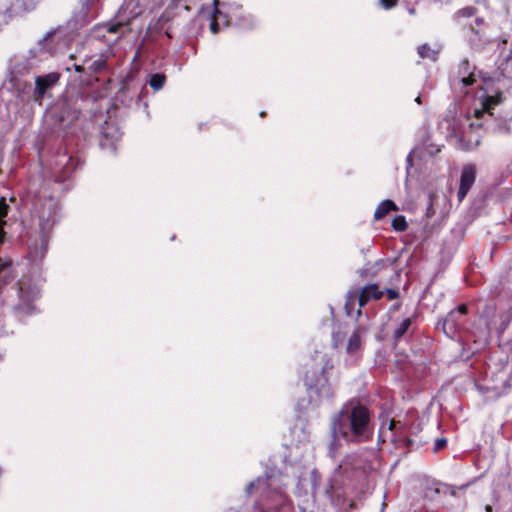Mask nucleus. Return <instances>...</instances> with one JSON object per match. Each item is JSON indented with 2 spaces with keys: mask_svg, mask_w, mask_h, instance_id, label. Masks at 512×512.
I'll return each mask as SVG.
<instances>
[{
  "mask_svg": "<svg viewBox=\"0 0 512 512\" xmlns=\"http://www.w3.org/2000/svg\"><path fill=\"white\" fill-rule=\"evenodd\" d=\"M219 15H221V12L218 9H216L214 17H213V19L210 22V31L213 34H217L219 32V30H220L219 23H218V16Z\"/></svg>",
  "mask_w": 512,
  "mask_h": 512,
  "instance_id": "33",
  "label": "nucleus"
},
{
  "mask_svg": "<svg viewBox=\"0 0 512 512\" xmlns=\"http://www.w3.org/2000/svg\"><path fill=\"white\" fill-rule=\"evenodd\" d=\"M31 202V221L39 233V239L29 244V259L37 264L46 255L50 233L58 219V202L53 197L34 195Z\"/></svg>",
  "mask_w": 512,
  "mask_h": 512,
  "instance_id": "2",
  "label": "nucleus"
},
{
  "mask_svg": "<svg viewBox=\"0 0 512 512\" xmlns=\"http://www.w3.org/2000/svg\"><path fill=\"white\" fill-rule=\"evenodd\" d=\"M90 99L93 101V104H95L96 101L98 100V98H96V97H93V98H90Z\"/></svg>",
  "mask_w": 512,
  "mask_h": 512,
  "instance_id": "45",
  "label": "nucleus"
},
{
  "mask_svg": "<svg viewBox=\"0 0 512 512\" xmlns=\"http://www.w3.org/2000/svg\"><path fill=\"white\" fill-rule=\"evenodd\" d=\"M427 442L428 441L426 439L425 440H422V439L418 440V444H420V445L427 444Z\"/></svg>",
  "mask_w": 512,
  "mask_h": 512,
  "instance_id": "43",
  "label": "nucleus"
},
{
  "mask_svg": "<svg viewBox=\"0 0 512 512\" xmlns=\"http://www.w3.org/2000/svg\"><path fill=\"white\" fill-rule=\"evenodd\" d=\"M395 424H396V423H395V421H394V420H391V421H390V423H389V429H390V430H393V429H394V427H395Z\"/></svg>",
  "mask_w": 512,
  "mask_h": 512,
  "instance_id": "42",
  "label": "nucleus"
},
{
  "mask_svg": "<svg viewBox=\"0 0 512 512\" xmlns=\"http://www.w3.org/2000/svg\"><path fill=\"white\" fill-rule=\"evenodd\" d=\"M500 326L499 331L502 333L506 330V328L509 326L510 322L512 321V308H509L508 310L502 312L500 314Z\"/></svg>",
  "mask_w": 512,
  "mask_h": 512,
  "instance_id": "28",
  "label": "nucleus"
},
{
  "mask_svg": "<svg viewBox=\"0 0 512 512\" xmlns=\"http://www.w3.org/2000/svg\"><path fill=\"white\" fill-rule=\"evenodd\" d=\"M8 205L6 204L5 198L0 199V242L4 239V230L3 226L5 225L4 218L6 217L8 213Z\"/></svg>",
  "mask_w": 512,
  "mask_h": 512,
  "instance_id": "25",
  "label": "nucleus"
},
{
  "mask_svg": "<svg viewBox=\"0 0 512 512\" xmlns=\"http://www.w3.org/2000/svg\"><path fill=\"white\" fill-rule=\"evenodd\" d=\"M287 485L288 483L283 476L270 474L267 475L266 478H258L250 482L245 490L248 495H250L253 490H259L262 497L275 504V509H262L259 512H279L278 506L284 505L288 499L285 492Z\"/></svg>",
  "mask_w": 512,
  "mask_h": 512,
  "instance_id": "4",
  "label": "nucleus"
},
{
  "mask_svg": "<svg viewBox=\"0 0 512 512\" xmlns=\"http://www.w3.org/2000/svg\"><path fill=\"white\" fill-rule=\"evenodd\" d=\"M498 80L496 72L492 76L476 73L468 59H463L450 76L451 85L466 96H503L502 89L496 84Z\"/></svg>",
  "mask_w": 512,
  "mask_h": 512,
  "instance_id": "3",
  "label": "nucleus"
},
{
  "mask_svg": "<svg viewBox=\"0 0 512 512\" xmlns=\"http://www.w3.org/2000/svg\"><path fill=\"white\" fill-rule=\"evenodd\" d=\"M460 145H461V149H462V150H464V151H469V150H471V149L473 148V147H471V146L464 145V144L462 143V141L460 142Z\"/></svg>",
  "mask_w": 512,
  "mask_h": 512,
  "instance_id": "41",
  "label": "nucleus"
},
{
  "mask_svg": "<svg viewBox=\"0 0 512 512\" xmlns=\"http://www.w3.org/2000/svg\"><path fill=\"white\" fill-rule=\"evenodd\" d=\"M366 332L367 329L362 325L354 330L347 343L346 350L348 353L353 354L361 348L362 338Z\"/></svg>",
  "mask_w": 512,
  "mask_h": 512,
  "instance_id": "19",
  "label": "nucleus"
},
{
  "mask_svg": "<svg viewBox=\"0 0 512 512\" xmlns=\"http://www.w3.org/2000/svg\"><path fill=\"white\" fill-rule=\"evenodd\" d=\"M175 14L171 10H165L161 16L148 27V31L160 33L164 32L168 38H172V31L174 28L173 21Z\"/></svg>",
  "mask_w": 512,
  "mask_h": 512,
  "instance_id": "17",
  "label": "nucleus"
},
{
  "mask_svg": "<svg viewBox=\"0 0 512 512\" xmlns=\"http://www.w3.org/2000/svg\"><path fill=\"white\" fill-rule=\"evenodd\" d=\"M33 84L19 76L11 75L3 84V89L16 96H33Z\"/></svg>",
  "mask_w": 512,
  "mask_h": 512,
  "instance_id": "15",
  "label": "nucleus"
},
{
  "mask_svg": "<svg viewBox=\"0 0 512 512\" xmlns=\"http://www.w3.org/2000/svg\"><path fill=\"white\" fill-rule=\"evenodd\" d=\"M71 99L58 98L46 111V116L54 119L60 129L69 128L80 116V112L72 108Z\"/></svg>",
  "mask_w": 512,
  "mask_h": 512,
  "instance_id": "7",
  "label": "nucleus"
},
{
  "mask_svg": "<svg viewBox=\"0 0 512 512\" xmlns=\"http://www.w3.org/2000/svg\"><path fill=\"white\" fill-rule=\"evenodd\" d=\"M434 364L432 362H429V363H418V373L421 372V373H425V370L428 369L429 372L432 371V366Z\"/></svg>",
  "mask_w": 512,
  "mask_h": 512,
  "instance_id": "37",
  "label": "nucleus"
},
{
  "mask_svg": "<svg viewBox=\"0 0 512 512\" xmlns=\"http://www.w3.org/2000/svg\"><path fill=\"white\" fill-rule=\"evenodd\" d=\"M398 0H379V4L384 9H390L397 4Z\"/></svg>",
  "mask_w": 512,
  "mask_h": 512,
  "instance_id": "36",
  "label": "nucleus"
},
{
  "mask_svg": "<svg viewBox=\"0 0 512 512\" xmlns=\"http://www.w3.org/2000/svg\"><path fill=\"white\" fill-rule=\"evenodd\" d=\"M392 227L396 231H404L407 228V222L403 216L399 215L392 220Z\"/></svg>",
  "mask_w": 512,
  "mask_h": 512,
  "instance_id": "31",
  "label": "nucleus"
},
{
  "mask_svg": "<svg viewBox=\"0 0 512 512\" xmlns=\"http://www.w3.org/2000/svg\"><path fill=\"white\" fill-rule=\"evenodd\" d=\"M485 101L483 102V107L481 109H475L473 112V116L477 119H480L485 114L492 115V110L495 106L499 105L502 102L503 98H483Z\"/></svg>",
  "mask_w": 512,
  "mask_h": 512,
  "instance_id": "21",
  "label": "nucleus"
},
{
  "mask_svg": "<svg viewBox=\"0 0 512 512\" xmlns=\"http://www.w3.org/2000/svg\"><path fill=\"white\" fill-rule=\"evenodd\" d=\"M311 481H312V493L314 495H318V494H325L329 499H331V494H330V489H332V485L331 484H328L327 487H325L324 489H321L318 481L320 479V475L318 473L317 470H312L311 471Z\"/></svg>",
  "mask_w": 512,
  "mask_h": 512,
  "instance_id": "23",
  "label": "nucleus"
},
{
  "mask_svg": "<svg viewBox=\"0 0 512 512\" xmlns=\"http://www.w3.org/2000/svg\"><path fill=\"white\" fill-rule=\"evenodd\" d=\"M486 511H487V512H491V511H492V507H491L490 505H487V506H486Z\"/></svg>",
  "mask_w": 512,
  "mask_h": 512,
  "instance_id": "44",
  "label": "nucleus"
},
{
  "mask_svg": "<svg viewBox=\"0 0 512 512\" xmlns=\"http://www.w3.org/2000/svg\"><path fill=\"white\" fill-rule=\"evenodd\" d=\"M330 452L346 442H363L370 437V413L362 405H345L331 420Z\"/></svg>",
  "mask_w": 512,
  "mask_h": 512,
  "instance_id": "1",
  "label": "nucleus"
},
{
  "mask_svg": "<svg viewBox=\"0 0 512 512\" xmlns=\"http://www.w3.org/2000/svg\"><path fill=\"white\" fill-rule=\"evenodd\" d=\"M166 82V76L163 73L150 74L146 81L147 84L155 91H159L163 88Z\"/></svg>",
  "mask_w": 512,
  "mask_h": 512,
  "instance_id": "24",
  "label": "nucleus"
},
{
  "mask_svg": "<svg viewBox=\"0 0 512 512\" xmlns=\"http://www.w3.org/2000/svg\"><path fill=\"white\" fill-rule=\"evenodd\" d=\"M398 207L396 204L390 200L386 199L382 201L376 208L374 212V219L375 220H381L383 219L389 212L391 211H397Z\"/></svg>",
  "mask_w": 512,
  "mask_h": 512,
  "instance_id": "22",
  "label": "nucleus"
},
{
  "mask_svg": "<svg viewBox=\"0 0 512 512\" xmlns=\"http://www.w3.org/2000/svg\"><path fill=\"white\" fill-rule=\"evenodd\" d=\"M110 109H107L106 115L102 112H95L93 117L97 119V121H103L104 126L101 127V141L100 146L103 149H110L111 151H115L116 142L120 140L122 133L118 126L115 123L108 121V118H111Z\"/></svg>",
  "mask_w": 512,
  "mask_h": 512,
  "instance_id": "9",
  "label": "nucleus"
},
{
  "mask_svg": "<svg viewBox=\"0 0 512 512\" xmlns=\"http://www.w3.org/2000/svg\"><path fill=\"white\" fill-rule=\"evenodd\" d=\"M440 51L441 46L439 44L431 46L430 44L425 43L418 47V56L435 62L439 57Z\"/></svg>",
  "mask_w": 512,
  "mask_h": 512,
  "instance_id": "20",
  "label": "nucleus"
},
{
  "mask_svg": "<svg viewBox=\"0 0 512 512\" xmlns=\"http://www.w3.org/2000/svg\"><path fill=\"white\" fill-rule=\"evenodd\" d=\"M305 385L309 401L313 406H318L323 400H328L333 396V389L325 374V366L307 371Z\"/></svg>",
  "mask_w": 512,
  "mask_h": 512,
  "instance_id": "5",
  "label": "nucleus"
},
{
  "mask_svg": "<svg viewBox=\"0 0 512 512\" xmlns=\"http://www.w3.org/2000/svg\"><path fill=\"white\" fill-rule=\"evenodd\" d=\"M30 68H31V65L27 61L17 62L11 68L9 76L15 75V76L20 77V75H22L23 73L28 72L30 70Z\"/></svg>",
  "mask_w": 512,
  "mask_h": 512,
  "instance_id": "27",
  "label": "nucleus"
},
{
  "mask_svg": "<svg viewBox=\"0 0 512 512\" xmlns=\"http://www.w3.org/2000/svg\"><path fill=\"white\" fill-rule=\"evenodd\" d=\"M91 68H93V70L96 71V72H100V71H102V70H104L106 68V61L103 60V59L95 60L91 64Z\"/></svg>",
  "mask_w": 512,
  "mask_h": 512,
  "instance_id": "35",
  "label": "nucleus"
},
{
  "mask_svg": "<svg viewBox=\"0 0 512 512\" xmlns=\"http://www.w3.org/2000/svg\"><path fill=\"white\" fill-rule=\"evenodd\" d=\"M384 292L390 300L396 299L399 296L398 291L395 289L386 288Z\"/></svg>",
  "mask_w": 512,
  "mask_h": 512,
  "instance_id": "39",
  "label": "nucleus"
},
{
  "mask_svg": "<svg viewBox=\"0 0 512 512\" xmlns=\"http://www.w3.org/2000/svg\"><path fill=\"white\" fill-rule=\"evenodd\" d=\"M440 500V483L428 476L418 477V502L422 501L423 509L432 510Z\"/></svg>",
  "mask_w": 512,
  "mask_h": 512,
  "instance_id": "8",
  "label": "nucleus"
},
{
  "mask_svg": "<svg viewBox=\"0 0 512 512\" xmlns=\"http://www.w3.org/2000/svg\"><path fill=\"white\" fill-rule=\"evenodd\" d=\"M159 3L160 0H124L116 16L117 22L111 25L108 31H119L120 28L128 25L132 19L142 15L146 10L153 9Z\"/></svg>",
  "mask_w": 512,
  "mask_h": 512,
  "instance_id": "6",
  "label": "nucleus"
},
{
  "mask_svg": "<svg viewBox=\"0 0 512 512\" xmlns=\"http://www.w3.org/2000/svg\"><path fill=\"white\" fill-rule=\"evenodd\" d=\"M77 161L65 153L58 154L53 163V170L57 181L66 180L76 169Z\"/></svg>",
  "mask_w": 512,
  "mask_h": 512,
  "instance_id": "12",
  "label": "nucleus"
},
{
  "mask_svg": "<svg viewBox=\"0 0 512 512\" xmlns=\"http://www.w3.org/2000/svg\"><path fill=\"white\" fill-rule=\"evenodd\" d=\"M486 30L487 24L481 17H476L474 24L469 25L468 40L473 49L479 50L489 42Z\"/></svg>",
  "mask_w": 512,
  "mask_h": 512,
  "instance_id": "11",
  "label": "nucleus"
},
{
  "mask_svg": "<svg viewBox=\"0 0 512 512\" xmlns=\"http://www.w3.org/2000/svg\"><path fill=\"white\" fill-rule=\"evenodd\" d=\"M95 1L96 0H81V3L83 8L88 9Z\"/></svg>",
  "mask_w": 512,
  "mask_h": 512,
  "instance_id": "40",
  "label": "nucleus"
},
{
  "mask_svg": "<svg viewBox=\"0 0 512 512\" xmlns=\"http://www.w3.org/2000/svg\"><path fill=\"white\" fill-rule=\"evenodd\" d=\"M59 80L60 74L57 72L37 76L33 85V96H44L45 94L52 93Z\"/></svg>",
  "mask_w": 512,
  "mask_h": 512,
  "instance_id": "14",
  "label": "nucleus"
},
{
  "mask_svg": "<svg viewBox=\"0 0 512 512\" xmlns=\"http://www.w3.org/2000/svg\"><path fill=\"white\" fill-rule=\"evenodd\" d=\"M476 180V167L473 164L464 165L461 177H460V185L457 192V198L459 202H461L473 186Z\"/></svg>",
  "mask_w": 512,
  "mask_h": 512,
  "instance_id": "16",
  "label": "nucleus"
},
{
  "mask_svg": "<svg viewBox=\"0 0 512 512\" xmlns=\"http://www.w3.org/2000/svg\"><path fill=\"white\" fill-rule=\"evenodd\" d=\"M467 314L468 306L466 304H461L456 309L451 310L442 322L443 332L448 337L453 338L457 332L465 327Z\"/></svg>",
  "mask_w": 512,
  "mask_h": 512,
  "instance_id": "10",
  "label": "nucleus"
},
{
  "mask_svg": "<svg viewBox=\"0 0 512 512\" xmlns=\"http://www.w3.org/2000/svg\"><path fill=\"white\" fill-rule=\"evenodd\" d=\"M417 101H418V105H420L422 103L421 98H417Z\"/></svg>",
  "mask_w": 512,
  "mask_h": 512,
  "instance_id": "49",
  "label": "nucleus"
},
{
  "mask_svg": "<svg viewBox=\"0 0 512 512\" xmlns=\"http://www.w3.org/2000/svg\"><path fill=\"white\" fill-rule=\"evenodd\" d=\"M434 194H429V200H428V206L426 208L425 217L429 220L433 216H435V209H434Z\"/></svg>",
  "mask_w": 512,
  "mask_h": 512,
  "instance_id": "32",
  "label": "nucleus"
},
{
  "mask_svg": "<svg viewBox=\"0 0 512 512\" xmlns=\"http://www.w3.org/2000/svg\"><path fill=\"white\" fill-rule=\"evenodd\" d=\"M384 294V291H381L377 284H370L364 286L359 294H355L354 298L358 299V304L360 307H363L367 304V302L371 299H380Z\"/></svg>",
  "mask_w": 512,
  "mask_h": 512,
  "instance_id": "18",
  "label": "nucleus"
},
{
  "mask_svg": "<svg viewBox=\"0 0 512 512\" xmlns=\"http://www.w3.org/2000/svg\"><path fill=\"white\" fill-rule=\"evenodd\" d=\"M410 325H411V319L410 318L404 319L398 325V327L395 329V331H394V338L395 339H400L407 332V330L410 327Z\"/></svg>",
  "mask_w": 512,
  "mask_h": 512,
  "instance_id": "29",
  "label": "nucleus"
},
{
  "mask_svg": "<svg viewBox=\"0 0 512 512\" xmlns=\"http://www.w3.org/2000/svg\"><path fill=\"white\" fill-rule=\"evenodd\" d=\"M408 11H409L410 14L414 13V9L413 8H408Z\"/></svg>",
  "mask_w": 512,
  "mask_h": 512,
  "instance_id": "46",
  "label": "nucleus"
},
{
  "mask_svg": "<svg viewBox=\"0 0 512 512\" xmlns=\"http://www.w3.org/2000/svg\"><path fill=\"white\" fill-rule=\"evenodd\" d=\"M475 14H476V8H474L472 6H467V7H464L462 9L458 10L455 14V18L456 19L470 18V17H473Z\"/></svg>",
  "mask_w": 512,
  "mask_h": 512,
  "instance_id": "30",
  "label": "nucleus"
},
{
  "mask_svg": "<svg viewBox=\"0 0 512 512\" xmlns=\"http://www.w3.org/2000/svg\"><path fill=\"white\" fill-rule=\"evenodd\" d=\"M415 148L411 149V151L409 152L408 156H407V171H408V174H410V169L413 167V155L415 153Z\"/></svg>",
  "mask_w": 512,
  "mask_h": 512,
  "instance_id": "38",
  "label": "nucleus"
},
{
  "mask_svg": "<svg viewBox=\"0 0 512 512\" xmlns=\"http://www.w3.org/2000/svg\"><path fill=\"white\" fill-rule=\"evenodd\" d=\"M439 229H440V222H437L436 220L433 221V223H431V224L429 222H426L422 228L423 239H427L434 233L438 232Z\"/></svg>",
  "mask_w": 512,
  "mask_h": 512,
  "instance_id": "26",
  "label": "nucleus"
},
{
  "mask_svg": "<svg viewBox=\"0 0 512 512\" xmlns=\"http://www.w3.org/2000/svg\"><path fill=\"white\" fill-rule=\"evenodd\" d=\"M265 114H266V112H265V111L260 112V116H261V117H264V116H265Z\"/></svg>",
  "mask_w": 512,
  "mask_h": 512,
  "instance_id": "47",
  "label": "nucleus"
},
{
  "mask_svg": "<svg viewBox=\"0 0 512 512\" xmlns=\"http://www.w3.org/2000/svg\"><path fill=\"white\" fill-rule=\"evenodd\" d=\"M447 446V439L446 438H437L435 440L434 446L432 448V451L434 453H437L444 449Z\"/></svg>",
  "mask_w": 512,
  "mask_h": 512,
  "instance_id": "34",
  "label": "nucleus"
},
{
  "mask_svg": "<svg viewBox=\"0 0 512 512\" xmlns=\"http://www.w3.org/2000/svg\"><path fill=\"white\" fill-rule=\"evenodd\" d=\"M125 26H123L122 28L119 29V32L121 31V34H124V31H122V29L124 28ZM118 33V31L116 32Z\"/></svg>",
  "mask_w": 512,
  "mask_h": 512,
  "instance_id": "48",
  "label": "nucleus"
},
{
  "mask_svg": "<svg viewBox=\"0 0 512 512\" xmlns=\"http://www.w3.org/2000/svg\"><path fill=\"white\" fill-rule=\"evenodd\" d=\"M40 283L41 280L34 279L31 276H24L19 280V297L24 302H31L40 296Z\"/></svg>",
  "mask_w": 512,
  "mask_h": 512,
  "instance_id": "13",
  "label": "nucleus"
}]
</instances>
